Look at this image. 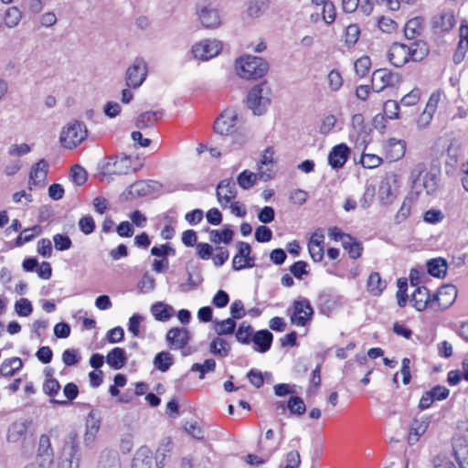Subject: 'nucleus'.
Listing matches in <instances>:
<instances>
[{"label": "nucleus", "instance_id": "nucleus-4", "mask_svg": "<svg viewBox=\"0 0 468 468\" xmlns=\"http://www.w3.org/2000/svg\"><path fill=\"white\" fill-rule=\"evenodd\" d=\"M235 69L241 79L256 80L267 73L268 63L262 58L247 55L236 60Z\"/></svg>", "mask_w": 468, "mask_h": 468}, {"label": "nucleus", "instance_id": "nucleus-55", "mask_svg": "<svg viewBox=\"0 0 468 468\" xmlns=\"http://www.w3.org/2000/svg\"><path fill=\"white\" fill-rule=\"evenodd\" d=\"M15 312L19 316L27 317L33 312L31 302L27 298H20L15 303Z\"/></svg>", "mask_w": 468, "mask_h": 468}, {"label": "nucleus", "instance_id": "nucleus-24", "mask_svg": "<svg viewBox=\"0 0 468 468\" xmlns=\"http://www.w3.org/2000/svg\"><path fill=\"white\" fill-rule=\"evenodd\" d=\"M152 186L150 183L140 180L132 184L128 189L122 194L126 200L143 197L152 193Z\"/></svg>", "mask_w": 468, "mask_h": 468}, {"label": "nucleus", "instance_id": "nucleus-54", "mask_svg": "<svg viewBox=\"0 0 468 468\" xmlns=\"http://www.w3.org/2000/svg\"><path fill=\"white\" fill-rule=\"evenodd\" d=\"M378 27L385 34H392L398 30V24L388 16H380L378 19Z\"/></svg>", "mask_w": 468, "mask_h": 468}, {"label": "nucleus", "instance_id": "nucleus-36", "mask_svg": "<svg viewBox=\"0 0 468 468\" xmlns=\"http://www.w3.org/2000/svg\"><path fill=\"white\" fill-rule=\"evenodd\" d=\"M23 367V362L19 357L4 359L0 365V375L2 377H12Z\"/></svg>", "mask_w": 468, "mask_h": 468}, {"label": "nucleus", "instance_id": "nucleus-15", "mask_svg": "<svg viewBox=\"0 0 468 468\" xmlns=\"http://www.w3.org/2000/svg\"><path fill=\"white\" fill-rule=\"evenodd\" d=\"M399 81V76L387 69H379L372 75V85L376 91L379 92L386 87L393 86Z\"/></svg>", "mask_w": 468, "mask_h": 468}, {"label": "nucleus", "instance_id": "nucleus-38", "mask_svg": "<svg viewBox=\"0 0 468 468\" xmlns=\"http://www.w3.org/2000/svg\"><path fill=\"white\" fill-rule=\"evenodd\" d=\"M429 424L430 420L428 418L414 420L409 434V442L413 444L418 441L419 438L427 431Z\"/></svg>", "mask_w": 468, "mask_h": 468}, {"label": "nucleus", "instance_id": "nucleus-37", "mask_svg": "<svg viewBox=\"0 0 468 468\" xmlns=\"http://www.w3.org/2000/svg\"><path fill=\"white\" fill-rule=\"evenodd\" d=\"M237 324L233 318H227L224 320H214L213 329L217 334V336L222 337L223 335H230L235 333Z\"/></svg>", "mask_w": 468, "mask_h": 468}, {"label": "nucleus", "instance_id": "nucleus-11", "mask_svg": "<svg viewBox=\"0 0 468 468\" xmlns=\"http://www.w3.org/2000/svg\"><path fill=\"white\" fill-rule=\"evenodd\" d=\"M147 76V63L143 58H136L126 70V84L130 88H139Z\"/></svg>", "mask_w": 468, "mask_h": 468}, {"label": "nucleus", "instance_id": "nucleus-9", "mask_svg": "<svg viewBox=\"0 0 468 468\" xmlns=\"http://www.w3.org/2000/svg\"><path fill=\"white\" fill-rule=\"evenodd\" d=\"M270 89L265 84L254 86L248 94L247 105L255 115L265 112L270 103Z\"/></svg>", "mask_w": 468, "mask_h": 468}, {"label": "nucleus", "instance_id": "nucleus-41", "mask_svg": "<svg viewBox=\"0 0 468 468\" xmlns=\"http://www.w3.org/2000/svg\"><path fill=\"white\" fill-rule=\"evenodd\" d=\"M153 363L156 369L166 372L174 364V357L169 352L162 351L155 355Z\"/></svg>", "mask_w": 468, "mask_h": 468}, {"label": "nucleus", "instance_id": "nucleus-63", "mask_svg": "<svg viewBox=\"0 0 468 468\" xmlns=\"http://www.w3.org/2000/svg\"><path fill=\"white\" fill-rule=\"evenodd\" d=\"M454 460L456 461L459 468H468V447H460L454 449L453 454Z\"/></svg>", "mask_w": 468, "mask_h": 468}, {"label": "nucleus", "instance_id": "nucleus-10", "mask_svg": "<svg viewBox=\"0 0 468 468\" xmlns=\"http://www.w3.org/2000/svg\"><path fill=\"white\" fill-rule=\"evenodd\" d=\"M314 315V309L308 299L300 297L292 303L291 323L296 326H305Z\"/></svg>", "mask_w": 468, "mask_h": 468}, {"label": "nucleus", "instance_id": "nucleus-18", "mask_svg": "<svg viewBox=\"0 0 468 468\" xmlns=\"http://www.w3.org/2000/svg\"><path fill=\"white\" fill-rule=\"evenodd\" d=\"M350 148L346 144L334 146L328 154V164L333 169H340L347 162L350 155Z\"/></svg>", "mask_w": 468, "mask_h": 468}, {"label": "nucleus", "instance_id": "nucleus-40", "mask_svg": "<svg viewBox=\"0 0 468 468\" xmlns=\"http://www.w3.org/2000/svg\"><path fill=\"white\" fill-rule=\"evenodd\" d=\"M367 288L370 294L379 296L386 288V282L381 279L378 272H372L367 279Z\"/></svg>", "mask_w": 468, "mask_h": 468}, {"label": "nucleus", "instance_id": "nucleus-52", "mask_svg": "<svg viewBox=\"0 0 468 468\" xmlns=\"http://www.w3.org/2000/svg\"><path fill=\"white\" fill-rule=\"evenodd\" d=\"M287 408L292 414L299 416L303 415L306 410V407L303 399L297 396H292L289 399L287 402Z\"/></svg>", "mask_w": 468, "mask_h": 468}, {"label": "nucleus", "instance_id": "nucleus-23", "mask_svg": "<svg viewBox=\"0 0 468 468\" xmlns=\"http://www.w3.org/2000/svg\"><path fill=\"white\" fill-rule=\"evenodd\" d=\"M48 164L45 159L39 160L30 170L29 185L43 186L47 178Z\"/></svg>", "mask_w": 468, "mask_h": 468}, {"label": "nucleus", "instance_id": "nucleus-25", "mask_svg": "<svg viewBox=\"0 0 468 468\" xmlns=\"http://www.w3.org/2000/svg\"><path fill=\"white\" fill-rule=\"evenodd\" d=\"M273 340V335L267 329L257 331L252 336V342L256 346L255 351L266 353L270 350Z\"/></svg>", "mask_w": 468, "mask_h": 468}, {"label": "nucleus", "instance_id": "nucleus-14", "mask_svg": "<svg viewBox=\"0 0 468 468\" xmlns=\"http://www.w3.org/2000/svg\"><path fill=\"white\" fill-rule=\"evenodd\" d=\"M457 288L452 284H447L439 289L433 294L434 310H443L451 306L456 300Z\"/></svg>", "mask_w": 468, "mask_h": 468}, {"label": "nucleus", "instance_id": "nucleus-59", "mask_svg": "<svg viewBox=\"0 0 468 468\" xmlns=\"http://www.w3.org/2000/svg\"><path fill=\"white\" fill-rule=\"evenodd\" d=\"M70 177L77 186H82L87 181V172L80 165H75L70 169Z\"/></svg>", "mask_w": 468, "mask_h": 468}, {"label": "nucleus", "instance_id": "nucleus-42", "mask_svg": "<svg viewBox=\"0 0 468 468\" xmlns=\"http://www.w3.org/2000/svg\"><path fill=\"white\" fill-rule=\"evenodd\" d=\"M258 179H260L259 172L256 174L250 170H244L238 176L237 183L242 189L247 190L251 188Z\"/></svg>", "mask_w": 468, "mask_h": 468}, {"label": "nucleus", "instance_id": "nucleus-2", "mask_svg": "<svg viewBox=\"0 0 468 468\" xmlns=\"http://www.w3.org/2000/svg\"><path fill=\"white\" fill-rule=\"evenodd\" d=\"M411 190L418 196L435 197L441 188V175L437 171H427L421 163L417 164L410 172Z\"/></svg>", "mask_w": 468, "mask_h": 468}, {"label": "nucleus", "instance_id": "nucleus-45", "mask_svg": "<svg viewBox=\"0 0 468 468\" xmlns=\"http://www.w3.org/2000/svg\"><path fill=\"white\" fill-rule=\"evenodd\" d=\"M233 239V231L229 229L225 228L224 229L217 230L212 229L209 231V239L213 243H220L224 242L225 244H229Z\"/></svg>", "mask_w": 468, "mask_h": 468}, {"label": "nucleus", "instance_id": "nucleus-5", "mask_svg": "<svg viewBox=\"0 0 468 468\" xmlns=\"http://www.w3.org/2000/svg\"><path fill=\"white\" fill-rule=\"evenodd\" d=\"M133 158L129 155L119 154L104 158L100 165V172L102 176H124L136 171L133 166Z\"/></svg>", "mask_w": 468, "mask_h": 468}, {"label": "nucleus", "instance_id": "nucleus-64", "mask_svg": "<svg viewBox=\"0 0 468 468\" xmlns=\"http://www.w3.org/2000/svg\"><path fill=\"white\" fill-rule=\"evenodd\" d=\"M80 360V356H79V353L75 349H66L64 350L62 354V361L63 363L68 366H75L78 364Z\"/></svg>", "mask_w": 468, "mask_h": 468}, {"label": "nucleus", "instance_id": "nucleus-33", "mask_svg": "<svg viewBox=\"0 0 468 468\" xmlns=\"http://www.w3.org/2000/svg\"><path fill=\"white\" fill-rule=\"evenodd\" d=\"M160 111H151L141 113L135 120V126L138 129L152 128L162 117Z\"/></svg>", "mask_w": 468, "mask_h": 468}, {"label": "nucleus", "instance_id": "nucleus-30", "mask_svg": "<svg viewBox=\"0 0 468 468\" xmlns=\"http://www.w3.org/2000/svg\"><path fill=\"white\" fill-rule=\"evenodd\" d=\"M151 314L156 321L166 322L175 314L173 306L163 302H156L151 306Z\"/></svg>", "mask_w": 468, "mask_h": 468}, {"label": "nucleus", "instance_id": "nucleus-39", "mask_svg": "<svg viewBox=\"0 0 468 468\" xmlns=\"http://www.w3.org/2000/svg\"><path fill=\"white\" fill-rule=\"evenodd\" d=\"M423 30V19L420 16L410 19L404 27L406 38L414 39L419 37Z\"/></svg>", "mask_w": 468, "mask_h": 468}, {"label": "nucleus", "instance_id": "nucleus-53", "mask_svg": "<svg viewBox=\"0 0 468 468\" xmlns=\"http://www.w3.org/2000/svg\"><path fill=\"white\" fill-rule=\"evenodd\" d=\"M370 66L371 60L369 57L362 56L354 64L356 74L360 78L365 77L368 73Z\"/></svg>", "mask_w": 468, "mask_h": 468}, {"label": "nucleus", "instance_id": "nucleus-16", "mask_svg": "<svg viewBox=\"0 0 468 468\" xmlns=\"http://www.w3.org/2000/svg\"><path fill=\"white\" fill-rule=\"evenodd\" d=\"M433 302V295L431 296L429 290L424 286H417L411 293L410 303L418 311H422L426 308L434 310Z\"/></svg>", "mask_w": 468, "mask_h": 468}, {"label": "nucleus", "instance_id": "nucleus-46", "mask_svg": "<svg viewBox=\"0 0 468 468\" xmlns=\"http://www.w3.org/2000/svg\"><path fill=\"white\" fill-rule=\"evenodd\" d=\"M252 333L253 328L251 325L243 322L239 325L238 330L235 333V336L237 341L240 344L248 345L252 340Z\"/></svg>", "mask_w": 468, "mask_h": 468}, {"label": "nucleus", "instance_id": "nucleus-44", "mask_svg": "<svg viewBox=\"0 0 468 468\" xmlns=\"http://www.w3.org/2000/svg\"><path fill=\"white\" fill-rule=\"evenodd\" d=\"M378 195L382 204L391 202L392 197H394V192L389 178H385L380 182Z\"/></svg>", "mask_w": 468, "mask_h": 468}, {"label": "nucleus", "instance_id": "nucleus-7", "mask_svg": "<svg viewBox=\"0 0 468 468\" xmlns=\"http://www.w3.org/2000/svg\"><path fill=\"white\" fill-rule=\"evenodd\" d=\"M371 132L372 128L365 124V119L361 113L352 116L349 140L356 144V148L366 150L372 140Z\"/></svg>", "mask_w": 468, "mask_h": 468}, {"label": "nucleus", "instance_id": "nucleus-1", "mask_svg": "<svg viewBox=\"0 0 468 468\" xmlns=\"http://www.w3.org/2000/svg\"><path fill=\"white\" fill-rule=\"evenodd\" d=\"M214 131L220 135H232V142L239 145H243L251 137L243 116L234 108L221 112L214 122Z\"/></svg>", "mask_w": 468, "mask_h": 468}, {"label": "nucleus", "instance_id": "nucleus-8", "mask_svg": "<svg viewBox=\"0 0 468 468\" xmlns=\"http://www.w3.org/2000/svg\"><path fill=\"white\" fill-rule=\"evenodd\" d=\"M222 48L221 41L206 38L192 45L189 53L193 59L207 61L217 57L221 52Z\"/></svg>", "mask_w": 468, "mask_h": 468}, {"label": "nucleus", "instance_id": "nucleus-51", "mask_svg": "<svg viewBox=\"0 0 468 468\" xmlns=\"http://www.w3.org/2000/svg\"><path fill=\"white\" fill-rule=\"evenodd\" d=\"M342 246L346 250H347L349 256L352 259H357L360 257L362 252V245L360 242L356 241L353 237L350 236V240H345L342 243Z\"/></svg>", "mask_w": 468, "mask_h": 468}, {"label": "nucleus", "instance_id": "nucleus-48", "mask_svg": "<svg viewBox=\"0 0 468 468\" xmlns=\"http://www.w3.org/2000/svg\"><path fill=\"white\" fill-rule=\"evenodd\" d=\"M64 396L68 399V400H59L56 399H51V403L58 404V405H68L69 402L75 399L79 394V388L76 384L69 382L68 383L64 388H63Z\"/></svg>", "mask_w": 468, "mask_h": 468}, {"label": "nucleus", "instance_id": "nucleus-21", "mask_svg": "<svg viewBox=\"0 0 468 468\" xmlns=\"http://www.w3.org/2000/svg\"><path fill=\"white\" fill-rule=\"evenodd\" d=\"M281 440L275 438L274 431L271 429L266 431L263 437L258 441V451L260 453L271 455L280 446Z\"/></svg>", "mask_w": 468, "mask_h": 468}, {"label": "nucleus", "instance_id": "nucleus-6", "mask_svg": "<svg viewBox=\"0 0 468 468\" xmlns=\"http://www.w3.org/2000/svg\"><path fill=\"white\" fill-rule=\"evenodd\" d=\"M88 135L86 125L74 121L64 126L60 132L59 142L64 148L74 149L80 145Z\"/></svg>", "mask_w": 468, "mask_h": 468}, {"label": "nucleus", "instance_id": "nucleus-49", "mask_svg": "<svg viewBox=\"0 0 468 468\" xmlns=\"http://www.w3.org/2000/svg\"><path fill=\"white\" fill-rule=\"evenodd\" d=\"M216 368V361L212 358L206 359L204 363H195L191 367L192 372H199V378L203 379L208 372H213Z\"/></svg>", "mask_w": 468, "mask_h": 468}, {"label": "nucleus", "instance_id": "nucleus-27", "mask_svg": "<svg viewBox=\"0 0 468 468\" xmlns=\"http://www.w3.org/2000/svg\"><path fill=\"white\" fill-rule=\"evenodd\" d=\"M126 361L127 355L122 347L112 348L106 356V363L115 370L122 368Z\"/></svg>", "mask_w": 468, "mask_h": 468}, {"label": "nucleus", "instance_id": "nucleus-35", "mask_svg": "<svg viewBox=\"0 0 468 468\" xmlns=\"http://www.w3.org/2000/svg\"><path fill=\"white\" fill-rule=\"evenodd\" d=\"M427 271L430 275L436 278H443L447 272L446 260L439 257L427 261Z\"/></svg>", "mask_w": 468, "mask_h": 468}, {"label": "nucleus", "instance_id": "nucleus-34", "mask_svg": "<svg viewBox=\"0 0 468 468\" xmlns=\"http://www.w3.org/2000/svg\"><path fill=\"white\" fill-rule=\"evenodd\" d=\"M272 152L265 150L259 165V176L261 180L267 181L272 177Z\"/></svg>", "mask_w": 468, "mask_h": 468}, {"label": "nucleus", "instance_id": "nucleus-29", "mask_svg": "<svg viewBox=\"0 0 468 468\" xmlns=\"http://www.w3.org/2000/svg\"><path fill=\"white\" fill-rule=\"evenodd\" d=\"M28 424L27 421L13 422L7 431V441L12 443L25 440L27 433Z\"/></svg>", "mask_w": 468, "mask_h": 468}, {"label": "nucleus", "instance_id": "nucleus-47", "mask_svg": "<svg viewBox=\"0 0 468 468\" xmlns=\"http://www.w3.org/2000/svg\"><path fill=\"white\" fill-rule=\"evenodd\" d=\"M202 276L199 271L191 272L187 270V281L185 283L179 285L181 292H188L195 290L202 283Z\"/></svg>", "mask_w": 468, "mask_h": 468}, {"label": "nucleus", "instance_id": "nucleus-3", "mask_svg": "<svg viewBox=\"0 0 468 468\" xmlns=\"http://www.w3.org/2000/svg\"><path fill=\"white\" fill-rule=\"evenodd\" d=\"M429 54V48L422 40L415 41L410 46L402 43H393L389 48L388 58L390 63L402 67L409 61H420Z\"/></svg>", "mask_w": 468, "mask_h": 468}, {"label": "nucleus", "instance_id": "nucleus-28", "mask_svg": "<svg viewBox=\"0 0 468 468\" xmlns=\"http://www.w3.org/2000/svg\"><path fill=\"white\" fill-rule=\"evenodd\" d=\"M230 350V344L223 337L216 336L209 343V352L217 357H227L229 355Z\"/></svg>", "mask_w": 468, "mask_h": 468}, {"label": "nucleus", "instance_id": "nucleus-60", "mask_svg": "<svg viewBox=\"0 0 468 468\" xmlns=\"http://www.w3.org/2000/svg\"><path fill=\"white\" fill-rule=\"evenodd\" d=\"M138 287L144 293L150 292L155 287V279L153 275L146 271L144 273L141 281L139 282Z\"/></svg>", "mask_w": 468, "mask_h": 468}, {"label": "nucleus", "instance_id": "nucleus-12", "mask_svg": "<svg viewBox=\"0 0 468 468\" xmlns=\"http://www.w3.org/2000/svg\"><path fill=\"white\" fill-rule=\"evenodd\" d=\"M238 253L232 260V268L235 271H240L247 268H252L254 263V257L250 255L251 247L245 241H239L237 243Z\"/></svg>", "mask_w": 468, "mask_h": 468}, {"label": "nucleus", "instance_id": "nucleus-20", "mask_svg": "<svg viewBox=\"0 0 468 468\" xmlns=\"http://www.w3.org/2000/svg\"><path fill=\"white\" fill-rule=\"evenodd\" d=\"M456 20L452 11L441 12L432 17V28L436 33L450 31L455 25Z\"/></svg>", "mask_w": 468, "mask_h": 468}, {"label": "nucleus", "instance_id": "nucleus-13", "mask_svg": "<svg viewBox=\"0 0 468 468\" xmlns=\"http://www.w3.org/2000/svg\"><path fill=\"white\" fill-rule=\"evenodd\" d=\"M191 338L190 332L186 327H173L165 335L167 346L173 350H180L187 346Z\"/></svg>", "mask_w": 468, "mask_h": 468}, {"label": "nucleus", "instance_id": "nucleus-43", "mask_svg": "<svg viewBox=\"0 0 468 468\" xmlns=\"http://www.w3.org/2000/svg\"><path fill=\"white\" fill-rule=\"evenodd\" d=\"M22 18V12L16 6L8 7L4 16V23L8 28L16 27Z\"/></svg>", "mask_w": 468, "mask_h": 468}, {"label": "nucleus", "instance_id": "nucleus-56", "mask_svg": "<svg viewBox=\"0 0 468 468\" xmlns=\"http://www.w3.org/2000/svg\"><path fill=\"white\" fill-rule=\"evenodd\" d=\"M360 29L357 25L351 24L346 29L345 42L347 47H353L359 38Z\"/></svg>", "mask_w": 468, "mask_h": 468}, {"label": "nucleus", "instance_id": "nucleus-57", "mask_svg": "<svg viewBox=\"0 0 468 468\" xmlns=\"http://www.w3.org/2000/svg\"><path fill=\"white\" fill-rule=\"evenodd\" d=\"M360 163L363 165V167L373 169L381 165L382 159L377 154H366L365 151H363L360 158Z\"/></svg>", "mask_w": 468, "mask_h": 468}, {"label": "nucleus", "instance_id": "nucleus-17", "mask_svg": "<svg viewBox=\"0 0 468 468\" xmlns=\"http://www.w3.org/2000/svg\"><path fill=\"white\" fill-rule=\"evenodd\" d=\"M217 197L223 207H227L237 196L236 184L232 179L221 180L217 186Z\"/></svg>", "mask_w": 468, "mask_h": 468}, {"label": "nucleus", "instance_id": "nucleus-58", "mask_svg": "<svg viewBox=\"0 0 468 468\" xmlns=\"http://www.w3.org/2000/svg\"><path fill=\"white\" fill-rule=\"evenodd\" d=\"M54 247L57 250L63 251L71 248L72 241L68 235L57 233L53 236Z\"/></svg>", "mask_w": 468, "mask_h": 468}, {"label": "nucleus", "instance_id": "nucleus-32", "mask_svg": "<svg viewBox=\"0 0 468 468\" xmlns=\"http://www.w3.org/2000/svg\"><path fill=\"white\" fill-rule=\"evenodd\" d=\"M154 459L147 447L140 448L133 460L132 468H151Z\"/></svg>", "mask_w": 468, "mask_h": 468}, {"label": "nucleus", "instance_id": "nucleus-26", "mask_svg": "<svg viewBox=\"0 0 468 468\" xmlns=\"http://www.w3.org/2000/svg\"><path fill=\"white\" fill-rule=\"evenodd\" d=\"M38 456L43 458V461L40 463V468H44L47 465H49L52 462V449L50 439L48 435L42 434L39 438L38 441V449H37Z\"/></svg>", "mask_w": 468, "mask_h": 468}, {"label": "nucleus", "instance_id": "nucleus-22", "mask_svg": "<svg viewBox=\"0 0 468 468\" xmlns=\"http://www.w3.org/2000/svg\"><path fill=\"white\" fill-rule=\"evenodd\" d=\"M197 15L202 26L206 28H217L221 25L218 11L215 8L203 7Z\"/></svg>", "mask_w": 468, "mask_h": 468}, {"label": "nucleus", "instance_id": "nucleus-31", "mask_svg": "<svg viewBox=\"0 0 468 468\" xmlns=\"http://www.w3.org/2000/svg\"><path fill=\"white\" fill-rule=\"evenodd\" d=\"M385 151L390 161H397L405 154V144L401 140L391 138L388 141Z\"/></svg>", "mask_w": 468, "mask_h": 468}, {"label": "nucleus", "instance_id": "nucleus-61", "mask_svg": "<svg viewBox=\"0 0 468 468\" xmlns=\"http://www.w3.org/2000/svg\"><path fill=\"white\" fill-rule=\"evenodd\" d=\"M444 219V214L440 209H429L423 214V220L428 224H438Z\"/></svg>", "mask_w": 468, "mask_h": 468}, {"label": "nucleus", "instance_id": "nucleus-19", "mask_svg": "<svg viewBox=\"0 0 468 468\" xmlns=\"http://www.w3.org/2000/svg\"><path fill=\"white\" fill-rule=\"evenodd\" d=\"M101 423V419L100 413L95 410H91L86 418L85 423L86 431L84 434V441L87 444L94 441L97 433L100 431Z\"/></svg>", "mask_w": 468, "mask_h": 468}, {"label": "nucleus", "instance_id": "nucleus-50", "mask_svg": "<svg viewBox=\"0 0 468 468\" xmlns=\"http://www.w3.org/2000/svg\"><path fill=\"white\" fill-rule=\"evenodd\" d=\"M268 6V0H250L247 13L251 17L261 16Z\"/></svg>", "mask_w": 468, "mask_h": 468}, {"label": "nucleus", "instance_id": "nucleus-62", "mask_svg": "<svg viewBox=\"0 0 468 468\" xmlns=\"http://www.w3.org/2000/svg\"><path fill=\"white\" fill-rule=\"evenodd\" d=\"M59 390L60 384L56 378H49L45 380L43 384V392L46 395L49 397H54L58 393Z\"/></svg>", "mask_w": 468, "mask_h": 468}]
</instances>
